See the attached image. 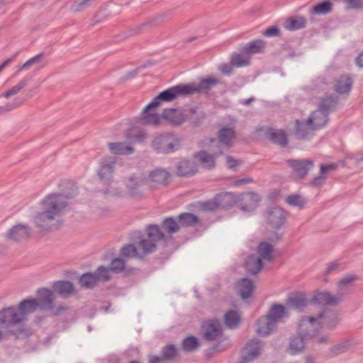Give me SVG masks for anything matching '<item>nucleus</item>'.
Listing matches in <instances>:
<instances>
[{"instance_id": "e2e57ef3", "label": "nucleus", "mask_w": 363, "mask_h": 363, "mask_svg": "<svg viewBox=\"0 0 363 363\" xmlns=\"http://www.w3.org/2000/svg\"><path fill=\"white\" fill-rule=\"evenodd\" d=\"M23 102L15 99L12 103L0 106V115L13 110L22 105Z\"/></svg>"}, {"instance_id": "412c9836", "label": "nucleus", "mask_w": 363, "mask_h": 363, "mask_svg": "<svg viewBox=\"0 0 363 363\" xmlns=\"http://www.w3.org/2000/svg\"><path fill=\"white\" fill-rule=\"evenodd\" d=\"M276 328V324L267 315L262 316L257 321L256 333L259 335H269Z\"/></svg>"}, {"instance_id": "e433bc0d", "label": "nucleus", "mask_w": 363, "mask_h": 363, "mask_svg": "<svg viewBox=\"0 0 363 363\" xmlns=\"http://www.w3.org/2000/svg\"><path fill=\"white\" fill-rule=\"evenodd\" d=\"M216 200L219 208H227L233 206L236 202L235 195L230 192L218 194Z\"/></svg>"}, {"instance_id": "423d86ee", "label": "nucleus", "mask_w": 363, "mask_h": 363, "mask_svg": "<svg viewBox=\"0 0 363 363\" xmlns=\"http://www.w3.org/2000/svg\"><path fill=\"white\" fill-rule=\"evenodd\" d=\"M146 235L138 237V246L142 251L140 253L143 257L145 255L153 252L157 247V242L164 238L157 225H148L146 228Z\"/></svg>"}, {"instance_id": "603ef678", "label": "nucleus", "mask_w": 363, "mask_h": 363, "mask_svg": "<svg viewBox=\"0 0 363 363\" xmlns=\"http://www.w3.org/2000/svg\"><path fill=\"white\" fill-rule=\"evenodd\" d=\"M336 168V165L334 164H325L320 166V176L315 177L313 180V184L314 186H319L322 184L325 179V177L323 176L325 173H327L330 170H334Z\"/></svg>"}, {"instance_id": "c756f323", "label": "nucleus", "mask_w": 363, "mask_h": 363, "mask_svg": "<svg viewBox=\"0 0 363 363\" xmlns=\"http://www.w3.org/2000/svg\"><path fill=\"white\" fill-rule=\"evenodd\" d=\"M309 303H313L312 298L308 301L303 294L291 296L286 301L287 308H294L297 310H303ZM313 304L315 303H313Z\"/></svg>"}, {"instance_id": "052dcab7", "label": "nucleus", "mask_w": 363, "mask_h": 363, "mask_svg": "<svg viewBox=\"0 0 363 363\" xmlns=\"http://www.w3.org/2000/svg\"><path fill=\"white\" fill-rule=\"evenodd\" d=\"M288 204L292 206L301 208L306 203V200L300 195H291L286 199Z\"/></svg>"}, {"instance_id": "bb28decb", "label": "nucleus", "mask_w": 363, "mask_h": 363, "mask_svg": "<svg viewBox=\"0 0 363 363\" xmlns=\"http://www.w3.org/2000/svg\"><path fill=\"white\" fill-rule=\"evenodd\" d=\"M143 184H146L145 175L143 174L131 176L126 182L127 188L131 196L138 194L139 188Z\"/></svg>"}, {"instance_id": "cd10ccee", "label": "nucleus", "mask_w": 363, "mask_h": 363, "mask_svg": "<svg viewBox=\"0 0 363 363\" xmlns=\"http://www.w3.org/2000/svg\"><path fill=\"white\" fill-rule=\"evenodd\" d=\"M307 20L301 16H294L288 18L283 24L284 28L290 31L303 29L306 26Z\"/></svg>"}, {"instance_id": "ea45409f", "label": "nucleus", "mask_w": 363, "mask_h": 363, "mask_svg": "<svg viewBox=\"0 0 363 363\" xmlns=\"http://www.w3.org/2000/svg\"><path fill=\"white\" fill-rule=\"evenodd\" d=\"M352 85V80L348 76H341L335 84V90L339 94L348 93Z\"/></svg>"}, {"instance_id": "49530a36", "label": "nucleus", "mask_w": 363, "mask_h": 363, "mask_svg": "<svg viewBox=\"0 0 363 363\" xmlns=\"http://www.w3.org/2000/svg\"><path fill=\"white\" fill-rule=\"evenodd\" d=\"M241 53L234 52L230 57V64L233 67H241L249 65L250 57Z\"/></svg>"}, {"instance_id": "f704fd0d", "label": "nucleus", "mask_w": 363, "mask_h": 363, "mask_svg": "<svg viewBox=\"0 0 363 363\" xmlns=\"http://www.w3.org/2000/svg\"><path fill=\"white\" fill-rule=\"evenodd\" d=\"M333 4L330 0H324L314 5L310 10L311 15H327L333 11Z\"/></svg>"}, {"instance_id": "473e14b6", "label": "nucleus", "mask_w": 363, "mask_h": 363, "mask_svg": "<svg viewBox=\"0 0 363 363\" xmlns=\"http://www.w3.org/2000/svg\"><path fill=\"white\" fill-rule=\"evenodd\" d=\"M247 271L252 274H257L263 267V262L256 255H249L245 262Z\"/></svg>"}, {"instance_id": "680f3d73", "label": "nucleus", "mask_w": 363, "mask_h": 363, "mask_svg": "<svg viewBox=\"0 0 363 363\" xmlns=\"http://www.w3.org/2000/svg\"><path fill=\"white\" fill-rule=\"evenodd\" d=\"M92 0H74L70 10L72 12H79L87 8Z\"/></svg>"}, {"instance_id": "a19ab883", "label": "nucleus", "mask_w": 363, "mask_h": 363, "mask_svg": "<svg viewBox=\"0 0 363 363\" xmlns=\"http://www.w3.org/2000/svg\"><path fill=\"white\" fill-rule=\"evenodd\" d=\"M240 315L234 310H230L224 315V323L228 328L235 329L240 323Z\"/></svg>"}, {"instance_id": "0e129e2a", "label": "nucleus", "mask_w": 363, "mask_h": 363, "mask_svg": "<svg viewBox=\"0 0 363 363\" xmlns=\"http://www.w3.org/2000/svg\"><path fill=\"white\" fill-rule=\"evenodd\" d=\"M202 207L206 211H214L216 208H219L216 197L212 200L203 203Z\"/></svg>"}, {"instance_id": "0eeeda50", "label": "nucleus", "mask_w": 363, "mask_h": 363, "mask_svg": "<svg viewBox=\"0 0 363 363\" xmlns=\"http://www.w3.org/2000/svg\"><path fill=\"white\" fill-rule=\"evenodd\" d=\"M189 94L186 84H181L169 88L160 94L147 105V108H157L162 101L170 102L179 97L189 96Z\"/></svg>"}, {"instance_id": "69168bd1", "label": "nucleus", "mask_w": 363, "mask_h": 363, "mask_svg": "<svg viewBox=\"0 0 363 363\" xmlns=\"http://www.w3.org/2000/svg\"><path fill=\"white\" fill-rule=\"evenodd\" d=\"M340 264L336 261L332 262L328 264L326 270L325 274H330L331 273L338 272L340 269Z\"/></svg>"}, {"instance_id": "7ed1b4c3", "label": "nucleus", "mask_w": 363, "mask_h": 363, "mask_svg": "<svg viewBox=\"0 0 363 363\" xmlns=\"http://www.w3.org/2000/svg\"><path fill=\"white\" fill-rule=\"evenodd\" d=\"M357 279L356 275L350 274L344 277L337 283V290L335 294L328 291H318L312 296V302L316 305L336 306L340 304L347 294V289Z\"/></svg>"}, {"instance_id": "a18cd8bd", "label": "nucleus", "mask_w": 363, "mask_h": 363, "mask_svg": "<svg viewBox=\"0 0 363 363\" xmlns=\"http://www.w3.org/2000/svg\"><path fill=\"white\" fill-rule=\"evenodd\" d=\"M121 255L124 258L143 257L140 250L135 245L130 244L123 246L120 251Z\"/></svg>"}, {"instance_id": "2eb2a0df", "label": "nucleus", "mask_w": 363, "mask_h": 363, "mask_svg": "<svg viewBox=\"0 0 363 363\" xmlns=\"http://www.w3.org/2000/svg\"><path fill=\"white\" fill-rule=\"evenodd\" d=\"M37 297L40 311H50L54 308L55 296L52 290L40 288L37 291Z\"/></svg>"}, {"instance_id": "6e6552de", "label": "nucleus", "mask_w": 363, "mask_h": 363, "mask_svg": "<svg viewBox=\"0 0 363 363\" xmlns=\"http://www.w3.org/2000/svg\"><path fill=\"white\" fill-rule=\"evenodd\" d=\"M196 111V108H191L184 111L176 108H167L163 111L162 118L172 125L178 126L182 125L186 120H189L190 116L195 113Z\"/></svg>"}, {"instance_id": "bf43d9fd", "label": "nucleus", "mask_w": 363, "mask_h": 363, "mask_svg": "<svg viewBox=\"0 0 363 363\" xmlns=\"http://www.w3.org/2000/svg\"><path fill=\"white\" fill-rule=\"evenodd\" d=\"M125 261L123 258H115L111 261L108 268L113 273L121 272L125 268Z\"/></svg>"}, {"instance_id": "c9c22d12", "label": "nucleus", "mask_w": 363, "mask_h": 363, "mask_svg": "<svg viewBox=\"0 0 363 363\" xmlns=\"http://www.w3.org/2000/svg\"><path fill=\"white\" fill-rule=\"evenodd\" d=\"M235 138V133L231 128H223L219 130L218 138L222 146L228 148Z\"/></svg>"}, {"instance_id": "37998d69", "label": "nucleus", "mask_w": 363, "mask_h": 363, "mask_svg": "<svg viewBox=\"0 0 363 363\" xmlns=\"http://www.w3.org/2000/svg\"><path fill=\"white\" fill-rule=\"evenodd\" d=\"M181 226L175 218L173 217H169L165 218L162 223V228L169 234H174L177 233Z\"/></svg>"}, {"instance_id": "6e6d98bb", "label": "nucleus", "mask_w": 363, "mask_h": 363, "mask_svg": "<svg viewBox=\"0 0 363 363\" xmlns=\"http://www.w3.org/2000/svg\"><path fill=\"white\" fill-rule=\"evenodd\" d=\"M177 347L174 345H169L163 347L162 356L163 361L172 360L177 355Z\"/></svg>"}, {"instance_id": "393cba45", "label": "nucleus", "mask_w": 363, "mask_h": 363, "mask_svg": "<svg viewBox=\"0 0 363 363\" xmlns=\"http://www.w3.org/2000/svg\"><path fill=\"white\" fill-rule=\"evenodd\" d=\"M277 325V323L282 321V319L288 317L287 308L281 304L274 303L271 306L267 315Z\"/></svg>"}, {"instance_id": "f257e3e1", "label": "nucleus", "mask_w": 363, "mask_h": 363, "mask_svg": "<svg viewBox=\"0 0 363 363\" xmlns=\"http://www.w3.org/2000/svg\"><path fill=\"white\" fill-rule=\"evenodd\" d=\"M75 191L69 194H51L41 201L42 211L36 213L34 223L45 231L55 230L62 224L61 217L68 206V200L74 197Z\"/></svg>"}, {"instance_id": "dca6fc26", "label": "nucleus", "mask_w": 363, "mask_h": 363, "mask_svg": "<svg viewBox=\"0 0 363 363\" xmlns=\"http://www.w3.org/2000/svg\"><path fill=\"white\" fill-rule=\"evenodd\" d=\"M203 337L208 340H215L222 335V325L218 320H209L202 325Z\"/></svg>"}, {"instance_id": "4468645a", "label": "nucleus", "mask_w": 363, "mask_h": 363, "mask_svg": "<svg viewBox=\"0 0 363 363\" xmlns=\"http://www.w3.org/2000/svg\"><path fill=\"white\" fill-rule=\"evenodd\" d=\"M223 154L221 147H218V151H212L208 152L206 150H201L194 154V157L201 164L203 168L211 169L216 166L215 160Z\"/></svg>"}, {"instance_id": "9d476101", "label": "nucleus", "mask_w": 363, "mask_h": 363, "mask_svg": "<svg viewBox=\"0 0 363 363\" xmlns=\"http://www.w3.org/2000/svg\"><path fill=\"white\" fill-rule=\"evenodd\" d=\"M320 329L318 319L315 316H304L299 321L298 333L308 340L314 337Z\"/></svg>"}, {"instance_id": "8fccbe9b", "label": "nucleus", "mask_w": 363, "mask_h": 363, "mask_svg": "<svg viewBox=\"0 0 363 363\" xmlns=\"http://www.w3.org/2000/svg\"><path fill=\"white\" fill-rule=\"evenodd\" d=\"M43 53H40L31 57L20 67V69H28L33 65H38L39 69L43 68L45 65L43 63Z\"/></svg>"}, {"instance_id": "72a5a7b5", "label": "nucleus", "mask_w": 363, "mask_h": 363, "mask_svg": "<svg viewBox=\"0 0 363 363\" xmlns=\"http://www.w3.org/2000/svg\"><path fill=\"white\" fill-rule=\"evenodd\" d=\"M258 257L262 261L271 262L274 257V247L272 245L263 242L257 247Z\"/></svg>"}, {"instance_id": "f03ea898", "label": "nucleus", "mask_w": 363, "mask_h": 363, "mask_svg": "<svg viewBox=\"0 0 363 363\" xmlns=\"http://www.w3.org/2000/svg\"><path fill=\"white\" fill-rule=\"evenodd\" d=\"M40 310L38 302L35 298H25L18 307H8L0 311V326L9 328L23 323L28 315Z\"/></svg>"}, {"instance_id": "774afa93", "label": "nucleus", "mask_w": 363, "mask_h": 363, "mask_svg": "<svg viewBox=\"0 0 363 363\" xmlns=\"http://www.w3.org/2000/svg\"><path fill=\"white\" fill-rule=\"evenodd\" d=\"M226 163H227L228 167L230 169L235 168V167L240 164V162L238 160H235V158H233L231 156L226 157Z\"/></svg>"}, {"instance_id": "ddd939ff", "label": "nucleus", "mask_w": 363, "mask_h": 363, "mask_svg": "<svg viewBox=\"0 0 363 363\" xmlns=\"http://www.w3.org/2000/svg\"><path fill=\"white\" fill-rule=\"evenodd\" d=\"M220 83V80L216 77H208L202 79L199 83L187 84L186 86L189 96L203 91H208Z\"/></svg>"}, {"instance_id": "f8f14e48", "label": "nucleus", "mask_w": 363, "mask_h": 363, "mask_svg": "<svg viewBox=\"0 0 363 363\" xmlns=\"http://www.w3.org/2000/svg\"><path fill=\"white\" fill-rule=\"evenodd\" d=\"M265 219L272 228H280L286 219V213L279 206H270L265 213Z\"/></svg>"}, {"instance_id": "b1692460", "label": "nucleus", "mask_w": 363, "mask_h": 363, "mask_svg": "<svg viewBox=\"0 0 363 363\" xmlns=\"http://www.w3.org/2000/svg\"><path fill=\"white\" fill-rule=\"evenodd\" d=\"M262 346V342L258 339L255 338L250 340L245 348L244 359L251 361L257 357L260 353Z\"/></svg>"}, {"instance_id": "338daca9", "label": "nucleus", "mask_w": 363, "mask_h": 363, "mask_svg": "<svg viewBox=\"0 0 363 363\" xmlns=\"http://www.w3.org/2000/svg\"><path fill=\"white\" fill-rule=\"evenodd\" d=\"M263 34L267 37L278 36L279 35V29L277 26L268 28Z\"/></svg>"}, {"instance_id": "13d9d810", "label": "nucleus", "mask_w": 363, "mask_h": 363, "mask_svg": "<svg viewBox=\"0 0 363 363\" xmlns=\"http://www.w3.org/2000/svg\"><path fill=\"white\" fill-rule=\"evenodd\" d=\"M157 20V18H151V19H149L147 21L143 23L142 24L136 26L131 30V32H132L131 35L139 34V33H142L143 30L153 26L155 24Z\"/></svg>"}, {"instance_id": "79ce46f5", "label": "nucleus", "mask_w": 363, "mask_h": 363, "mask_svg": "<svg viewBox=\"0 0 363 363\" xmlns=\"http://www.w3.org/2000/svg\"><path fill=\"white\" fill-rule=\"evenodd\" d=\"M29 78L24 77L18 82V83L12 86L11 89L1 94V96L5 99H9L13 96L17 95L23 88H25L29 83Z\"/></svg>"}, {"instance_id": "864d4df0", "label": "nucleus", "mask_w": 363, "mask_h": 363, "mask_svg": "<svg viewBox=\"0 0 363 363\" xmlns=\"http://www.w3.org/2000/svg\"><path fill=\"white\" fill-rule=\"evenodd\" d=\"M337 104V97L330 96L324 98L320 104V110L325 111L328 114V112L332 110Z\"/></svg>"}, {"instance_id": "7c9ffc66", "label": "nucleus", "mask_w": 363, "mask_h": 363, "mask_svg": "<svg viewBox=\"0 0 363 363\" xmlns=\"http://www.w3.org/2000/svg\"><path fill=\"white\" fill-rule=\"evenodd\" d=\"M108 148L111 153L118 155H131L134 152V148L124 142L108 143Z\"/></svg>"}, {"instance_id": "5fc2aeb1", "label": "nucleus", "mask_w": 363, "mask_h": 363, "mask_svg": "<svg viewBox=\"0 0 363 363\" xmlns=\"http://www.w3.org/2000/svg\"><path fill=\"white\" fill-rule=\"evenodd\" d=\"M199 347L198 339L194 336H190L184 339L182 348L186 352H192Z\"/></svg>"}, {"instance_id": "09e8293b", "label": "nucleus", "mask_w": 363, "mask_h": 363, "mask_svg": "<svg viewBox=\"0 0 363 363\" xmlns=\"http://www.w3.org/2000/svg\"><path fill=\"white\" fill-rule=\"evenodd\" d=\"M269 138L273 143L285 146L287 144V138L286 134L279 130H272L269 133Z\"/></svg>"}, {"instance_id": "6ab92c4d", "label": "nucleus", "mask_w": 363, "mask_h": 363, "mask_svg": "<svg viewBox=\"0 0 363 363\" xmlns=\"http://www.w3.org/2000/svg\"><path fill=\"white\" fill-rule=\"evenodd\" d=\"M147 108V105L143 108L140 123L144 125H151L157 126L162 123L163 118L158 113H155V108Z\"/></svg>"}, {"instance_id": "20e7f679", "label": "nucleus", "mask_w": 363, "mask_h": 363, "mask_svg": "<svg viewBox=\"0 0 363 363\" xmlns=\"http://www.w3.org/2000/svg\"><path fill=\"white\" fill-rule=\"evenodd\" d=\"M117 159L115 157H105L102 158L99 163V167L97 171L98 176L101 182L105 184L111 185L113 183V174L115 170ZM123 191L113 186H110L104 194L111 196H122Z\"/></svg>"}, {"instance_id": "a211bd4d", "label": "nucleus", "mask_w": 363, "mask_h": 363, "mask_svg": "<svg viewBox=\"0 0 363 363\" xmlns=\"http://www.w3.org/2000/svg\"><path fill=\"white\" fill-rule=\"evenodd\" d=\"M287 164L300 178L305 177L313 167L311 160H289Z\"/></svg>"}, {"instance_id": "aec40b11", "label": "nucleus", "mask_w": 363, "mask_h": 363, "mask_svg": "<svg viewBox=\"0 0 363 363\" xmlns=\"http://www.w3.org/2000/svg\"><path fill=\"white\" fill-rule=\"evenodd\" d=\"M313 130H318L323 128L328 122V115L325 111L318 109L312 112L306 120Z\"/></svg>"}, {"instance_id": "de8ad7c7", "label": "nucleus", "mask_w": 363, "mask_h": 363, "mask_svg": "<svg viewBox=\"0 0 363 363\" xmlns=\"http://www.w3.org/2000/svg\"><path fill=\"white\" fill-rule=\"evenodd\" d=\"M98 283L97 278L94 273H86L79 278L80 285L86 289H91Z\"/></svg>"}, {"instance_id": "2f4dec72", "label": "nucleus", "mask_w": 363, "mask_h": 363, "mask_svg": "<svg viewBox=\"0 0 363 363\" xmlns=\"http://www.w3.org/2000/svg\"><path fill=\"white\" fill-rule=\"evenodd\" d=\"M197 172L198 168L194 162L183 160L178 163L177 174L181 177H191Z\"/></svg>"}, {"instance_id": "39448f33", "label": "nucleus", "mask_w": 363, "mask_h": 363, "mask_svg": "<svg viewBox=\"0 0 363 363\" xmlns=\"http://www.w3.org/2000/svg\"><path fill=\"white\" fill-rule=\"evenodd\" d=\"M181 141V138L174 133L165 132L154 138L151 147L157 153L169 154L179 149Z\"/></svg>"}, {"instance_id": "58836bf2", "label": "nucleus", "mask_w": 363, "mask_h": 363, "mask_svg": "<svg viewBox=\"0 0 363 363\" xmlns=\"http://www.w3.org/2000/svg\"><path fill=\"white\" fill-rule=\"evenodd\" d=\"M253 283L247 278H243L238 283V288L240 296L245 299L251 296L253 290Z\"/></svg>"}, {"instance_id": "f3484780", "label": "nucleus", "mask_w": 363, "mask_h": 363, "mask_svg": "<svg viewBox=\"0 0 363 363\" xmlns=\"http://www.w3.org/2000/svg\"><path fill=\"white\" fill-rule=\"evenodd\" d=\"M168 177L169 173L165 169H157L145 176L146 184L152 188H158L167 184Z\"/></svg>"}, {"instance_id": "4d7b16f0", "label": "nucleus", "mask_w": 363, "mask_h": 363, "mask_svg": "<svg viewBox=\"0 0 363 363\" xmlns=\"http://www.w3.org/2000/svg\"><path fill=\"white\" fill-rule=\"evenodd\" d=\"M110 272L111 270L108 267L100 266L94 272L98 282L108 281L111 277Z\"/></svg>"}, {"instance_id": "3c124183", "label": "nucleus", "mask_w": 363, "mask_h": 363, "mask_svg": "<svg viewBox=\"0 0 363 363\" xmlns=\"http://www.w3.org/2000/svg\"><path fill=\"white\" fill-rule=\"evenodd\" d=\"M352 345V340H347L332 347L330 352L333 355H338L347 351Z\"/></svg>"}, {"instance_id": "4be33fe9", "label": "nucleus", "mask_w": 363, "mask_h": 363, "mask_svg": "<svg viewBox=\"0 0 363 363\" xmlns=\"http://www.w3.org/2000/svg\"><path fill=\"white\" fill-rule=\"evenodd\" d=\"M240 200L241 209L244 211H251L257 206L260 199L258 194L249 192L242 194Z\"/></svg>"}, {"instance_id": "1a4fd4ad", "label": "nucleus", "mask_w": 363, "mask_h": 363, "mask_svg": "<svg viewBox=\"0 0 363 363\" xmlns=\"http://www.w3.org/2000/svg\"><path fill=\"white\" fill-rule=\"evenodd\" d=\"M320 328L334 330L340 324L339 313L334 310L325 308L316 315Z\"/></svg>"}, {"instance_id": "9b49d317", "label": "nucleus", "mask_w": 363, "mask_h": 363, "mask_svg": "<svg viewBox=\"0 0 363 363\" xmlns=\"http://www.w3.org/2000/svg\"><path fill=\"white\" fill-rule=\"evenodd\" d=\"M31 235V228L27 224L18 223L12 226L6 233L7 240L14 242L27 240Z\"/></svg>"}, {"instance_id": "a878e982", "label": "nucleus", "mask_w": 363, "mask_h": 363, "mask_svg": "<svg viewBox=\"0 0 363 363\" xmlns=\"http://www.w3.org/2000/svg\"><path fill=\"white\" fill-rule=\"evenodd\" d=\"M266 43L262 40H252L240 48V51L245 55L261 53L264 51Z\"/></svg>"}, {"instance_id": "5701e85b", "label": "nucleus", "mask_w": 363, "mask_h": 363, "mask_svg": "<svg viewBox=\"0 0 363 363\" xmlns=\"http://www.w3.org/2000/svg\"><path fill=\"white\" fill-rule=\"evenodd\" d=\"M308 339L298 333V335L293 336L289 340L288 352L291 355H296L301 352L305 348Z\"/></svg>"}, {"instance_id": "4c0bfd02", "label": "nucleus", "mask_w": 363, "mask_h": 363, "mask_svg": "<svg viewBox=\"0 0 363 363\" xmlns=\"http://www.w3.org/2000/svg\"><path fill=\"white\" fill-rule=\"evenodd\" d=\"M53 289L64 297H67L74 292V286L68 281H55L53 284Z\"/></svg>"}, {"instance_id": "c03bdc74", "label": "nucleus", "mask_w": 363, "mask_h": 363, "mask_svg": "<svg viewBox=\"0 0 363 363\" xmlns=\"http://www.w3.org/2000/svg\"><path fill=\"white\" fill-rule=\"evenodd\" d=\"M178 220L181 227L194 226L199 222L198 217L190 213H181Z\"/></svg>"}, {"instance_id": "c85d7f7f", "label": "nucleus", "mask_w": 363, "mask_h": 363, "mask_svg": "<svg viewBox=\"0 0 363 363\" xmlns=\"http://www.w3.org/2000/svg\"><path fill=\"white\" fill-rule=\"evenodd\" d=\"M312 125L308 123V121H300L298 120L296 121V136L299 139H308L313 135V132L315 130H313Z\"/></svg>"}]
</instances>
